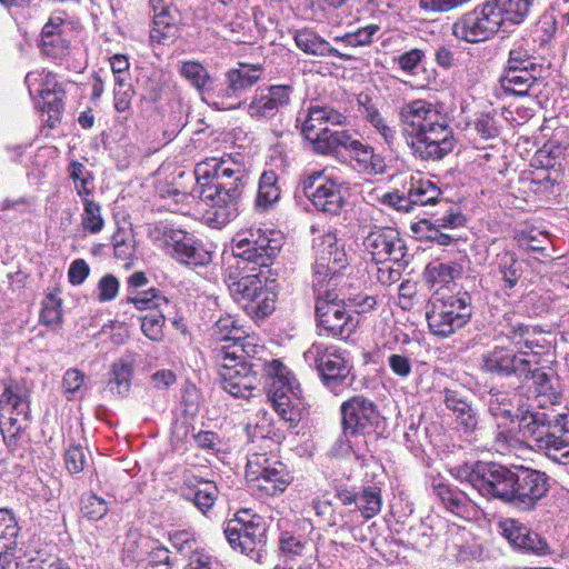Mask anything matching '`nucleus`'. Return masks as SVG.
Returning a JSON list of instances; mask_svg holds the SVG:
<instances>
[{"label":"nucleus","mask_w":569,"mask_h":569,"mask_svg":"<svg viewBox=\"0 0 569 569\" xmlns=\"http://www.w3.org/2000/svg\"><path fill=\"white\" fill-rule=\"evenodd\" d=\"M221 388L234 398L249 399L260 382L259 371L266 380L268 397L280 418L296 426L300 420L301 390L296 378L278 359L258 363L236 361L216 353Z\"/></svg>","instance_id":"nucleus-1"},{"label":"nucleus","mask_w":569,"mask_h":569,"mask_svg":"<svg viewBox=\"0 0 569 569\" xmlns=\"http://www.w3.org/2000/svg\"><path fill=\"white\" fill-rule=\"evenodd\" d=\"M451 475L466 481L479 495L499 499L519 510H532L546 497L549 485L546 473L529 469H509L493 462H466L450 469Z\"/></svg>","instance_id":"nucleus-2"},{"label":"nucleus","mask_w":569,"mask_h":569,"mask_svg":"<svg viewBox=\"0 0 569 569\" xmlns=\"http://www.w3.org/2000/svg\"><path fill=\"white\" fill-rule=\"evenodd\" d=\"M194 177L199 198L207 206V223L221 229L240 213L250 173L243 159L237 154L206 158L197 163Z\"/></svg>","instance_id":"nucleus-3"},{"label":"nucleus","mask_w":569,"mask_h":569,"mask_svg":"<svg viewBox=\"0 0 569 569\" xmlns=\"http://www.w3.org/2000/svg\"><path fill=\"white\" fill-rule=\"evenodd\" d=\"M316 261L313 267V287L318 292L316 303L317 327L320 335L328 337H348L356 326L351 312L342 299L335 292L347 266V254L338 244L333 232H325L315 240Z\"/></svg>","instance_id":"nucleus-4"},{"label":"nucleus","mask_w":569,"mask_h":569,"mask_svg":"<svg viewBox=\"0 0 569 569\" xmlns=\"http://www.w3.org/2000/svg\"><path fill=\"white\" fill-rule=\"evenodd\" d=\"M519 431L537 451L556 463L569 465V415L555 409L526 410Z\"/></svg>","instance_id":"nucleus-5"},{"label":"nucleus","mask_w":569,"mask_h":569,"mask_svg":"<svg viewBox=\"0 0 569 569\" xmlns=\"http://www.w3.org/2000/svg\"><path fill=\"white\" fill-rule=\"evenodd\" d=\"M282 247L280 231L273 229L249 228L239 231L232 239V254L251 270L268 269Z\"/></svg>","instance_id":"nucleus-6"},{"label":"nucleus","mask_w":569,"mask_h":569,"mask_svg":"<svg viewBox=\"0 0 569 569\" xmlns=\"http://www.w3.org/2000/svg\"><path fill=\"white\" fill-rule=\"evenodd\" d=\"M399 121L403 137L428 136L438 141L453 138L447 117L426 100H415L402 106Z\"/></svg>","instance_id":"nucleus-7"},{"label":"nucleus","mask_w":569,"mask_h":569,"mask_svg":"<svg viewBox=\"0 0 569 569\" xmlns=\"http://www.w3.org/2000/svg\"><path fill=\"white\" fill-rule=\"evenodd\" d=\"M266 526L262 519L250 510H239L227 521L224 536L229 545L254 560H260L266 546Z\"/></svg>","instance_id":"nucleus-8"},{"label":"nucleus","mask_w":569,"mask_h":569,"mask_svg":"<svg viewBox=\"0 0 569 569\" xmlns=\"http://www.w3.org/2000/svg\"><path fill=\"white\" fill-rule=\"evenodd\" d=\"M426 317L432 335L449 337L470 319V298L467 295L432 298Z\"/></svg>","instance_id":"nucleus-9"},{"label":"nucleus","mask_w":569,"mask_h":569,"mask_svg":"<svg viewBox=\"0 0 569 569\" xmlns=\"http://www.w3.org/2000/svg\"><path fill=\"white\" fill-rule=\"evenodd\" d=\"M305 196L323 213L337 216L346 204L347 187L326 170L309 173L301 181Z\"/></svg>","instance_id":"nucleus-10"},{"label":"nucleus","mask_w":569,"mask_h":569,"mask_svg":"<svg viewBox=\"0 0 569 569\" xmlns=\"http://www.w3.org/2000/svg\"><path fill=\"white\" fill-rule=\"evenodd\" d=\"M500 14V11L487 1L458 18L451 27L452 34L468 43L487 41L503 26Z\"/></svg>","instance_id":"nucleus-11"},{"label":"nucleus","mask_w":569,"mask_h":569,"mask_svg":"<svg viewBox=\"0 0 569 569\" xmlns=\"http://www.w3.org/2000/svg\"><path fill=\"white\" fill-rule=\"evenodd\" d=\"M0 405L2 410L10 411L7 421L0 419L1 433L9 447H16L29 420L28 392L19 383L12 382L4 388Z\"/></svg>","instance_id":"nucleus-12"},{"label":"nucleus","mask_w":569,"mask_h":569,"mask_svg":"<svg viewBox=\"0 0 569 569\" xmlns=\"http://www.w3.org/2000/svg\"><path fill=\"white\" fill-rule=\"evenodd\" d=\"M246 478L257 482V487L270 496L283 492L291 481L287 467L266 453H253L248 458Z\"/></svg>","instance_id":"nucleus-13"},{"label":"nucleus","mask_w":569,"mask_h":569,"mask_svg":"<svg viewBox=\"0 0 569 569\" xmlns=\"http://www.w3.org/2000/svg\"><path fill=\"white\" fill-rule=\"evenodd\" d=\"M303 358L310 367L317 368L323 382L330 388L343 381L350 372L346 352L336 346L313 343L305 351Z\"/></svg>","instance_id":"nucleus-14"},{"label":"nucleus","mask_w":569,"mask_h":569,"mask_svg":"<svg viewBox=\"0 0 569 569\" xmlns=\"http://www.w3.org/2000/svg\"><path fill=\"white\" fill-rule=\"evenodd\" d=\"M160 237L157 238L158 246L169 256L187 266L207 264L211 257L203 249L200 242L188 232L178 229H157Z\"/></svg>","instance_id":"nucleus-15"},{"label":"nucleus","mask_w":569,"mask_h":569,"mask_svg":"<svg viewBox=\"0 0 569 569\" xmlns=\"http://www.w3.org/2000/svg\"><path fill=\"white\" fill-rule=\"evenodd\" d=\"M363 247L378 264L392 262L407 266L409 262L405 241L393 228H375L363 239Z\"/></svg>","instance_id":"nucleus-16"},{"label":"nucleus","mask_w":569,"mask_h":569,"mask_svg":"<svg viewBox=\"0 0 569 569\" xmlns=\"http://www.w3.org/2000/svg\"><path fill=\"white\" fill-rule=\"evenodd\" d=\"M343 436L370 435L381 423L377 406L362 396H356L341 405Z\"/></svg>","instance_id":"nucleus-17"},{"label":"nucleus","mask_w":569,"mask_h":569,"mask_svg":"<svg viewBox=\"0 0 569 569\" xmlns=\"http://www.w3.org/2000/svg\"><path fill=\"white\" fill-rule=\"evenodd\" d=\"M528 365H540L538 351L520 350L518 353L505 347H496L482 356V369L499 376L515 375L522 378L529 372Z\"/></svg>","instance_id":"nucleus-18"},{"label":"nucleus","mask_w":569,"mask_h":569,"mask_svg":"<svg viewBox=\"0 0 569 569\" xmlns=\"http://www.w3.org/2000/svg\"><path fill=\"white\" fill-rule=\"evenodd\" d=\"M31 96L39 98L37 104L50 118H57L63 109L64 90L56 74L46 69L34 70L26 76Z\"/></svg>","instance_id":"nucleus-19"},{"label":"nucleus","mask_w":569,"mask_h":569,"mask_svg":"<svg viewBox=\"0 0 569 569\" xmlns=\"http://www.w3.org/2000/svg\"><path fill=\"white\" fill-rule=\"evenodd\" d=\"M346 123L347 117L340 111L328 106H315L308 109L301 123V133L316 151L318 141L326 137L325 132L329 131V126H345Z\"/></svg>","instance_id":"nucleus-20"},{"label":"nucleus","mask_w":569,"mask_h":569,"mask_svg":"<svg viewBox=\"0 0 569 569\" xmlns=\"http://www.w3.org/2000/svg\"><path fill=\"white\" fill-rule=\"evenodd\" d=\"M465 218L460 212L450 209L445 216L432 220L422 219L413 224L412 230L420 237L439 246H450L455 237L446 230H452L463 226Z\"/></svg>","instance_id":"nucleus-21"},{"label":"nucleus","mask_w":569,"mask_h":569,"mask_svg":"<svg viewBox=\"0 0 569 569\" xmlns=\"http://www.w3.org/2000/svg\"><path fill=\"white\" fill-rule=\"evenodd\" d=\"M358 111L373 133L379 136L382 142L392 149L399 138L393 120L386 117L368 94H359Z\"/></svg>","instance_id":"nucleus-22"},{"label":"nucleus","mask_w":569,"mask_h":569,"mask_svg":"<svg viewBox=\"0 0 569 569\" xmlns=\"http://www.w3.org/2000/svg\"><path fill=\"white\" fill-rule=\"evenodd\" d=\"M431 487L433 493L451 513L466 520H473L480 516V507L463 491L443 482L442 480H433Z\"/></svg>","instance_id":"nucleus-23"},{"label":"nucleus","mask_w":569,"mask_h":569,"mask_svg":"<svg viewBox=\"0 0 569 569\" xmlns=\"http://www.w3.org/2000/svg\"><path fill=\"white\" fill-rule=\"evenodd\" d=\"M431 487L433 493L451 513L466 520H473L480 516V507L463 491L443 482L442 480H433Z\"/></svg>","instance_id":"nucleus-24"},{"label":"nucleus","mask_w":569,"mask_h":569,"mask_svg":"<svg viewBox=\"0 0 569 569\" xmlns=\"http://www.w3.org/2000/svg\"><path fill=\"white\" fill-rule=\"evenodd\" d=\"M431 487L433 493L451 513L466 520H473L480 516V507L463 491L443 482L442 480H433Z\"/></svg>","instance_id":"nucleus-25"},{"label":"nucleus","mask_w":569,"mask_h":569,"mask_svg":"<svg viewBox=\"0 0 569 569\" xmlns=\"http://www.w3.org/2000/svg\"><path fill=\"white\" fill-rule=\"evenodd\" d=\"M431 487L433 493L451 513L466 520H473L480 516V507L463 491L443 482L442 480H433Z\"/></svg>","instance_id":"nucleus-26"},{"label":"nucleus","mask_w":569,"mask_h":569,"mask_svg":"<svg viewBox=\"0 0 569 569\" xmlns=\"http://www.w3.org/2000/svg\"><path fill=\"white\" fill-rule=\"evenodd\" d=\"M431 487L433 493L451 513L466 520H473L480 516V507L463 491L443 482L442 480H433Z\"/></svg>","instance_id":"nucleus-27"},{"label":"nucleus","mask_w":569,"mask_h":569,"mask_svg":"<svg viewBox=\"0 0 569 569\" xmlns=\"http://www.w3.org/2000/svg\"><path fill=\"white\" fill-rule=\"evenodd\" d=\"M500 529L502 536L513 548L537 556L548 553L547 541L518 520L505 519L500 522Z\"/></svg>","instance_id":"nucleus-28"},{"label":"nucleus","mask_w":569,"mask_h":569,"mask_svg":"<svg viewBox=\"0 0 569 569\" xmlns=\"http://www.w3.org/2000/svg\"><path fill=\"white\" fill-rule=\"evenodd\" d=\"M292 88L290 86H271L267 92L254 96L248 104V113L257 120L273 118L281 108L290 102Z\"/></svg>","instance_id":"nucleus-29"},{"label":"nucleus","mask_w":569,"mask_h":569,"mask_svg":"<svg viewBox=\"0 0 569 569\" xmlns=\"http://www.w3.org/2000/svg\"><path fill=\"white\" fill-rule=\"evenodd\" d=\"M262 68L260 64L239 63L238 68L227 71V87L218 93V97L226 99L239 98L260 80Z\"/></svg>","instance_id":"nucleus-30"},{"label":"nucleus","mask_w":569,"mask_h":569,"mask_svg":"<svg viewBox=\"0 0 569 569\" xmlns=\"http://www.w3.org/2000/svg\"><path fill=\"white\" fill-rule=\"evenodd\" d=\"M41 50L43 54L62 62L71 54L70 42L64 37L61 19H50L42 28Z\"/></svg>","instance_id":"nucleus-31"},{"label":"nucleus","mask_w":569,"mask_h":569,"mask_svg":"<svg viewBox=\"0 0 569 569\" xmlns=\"http://www.w3.org/2000/svg\"><path fill=\"white\" fill-rule=\"evenodd\" d=\"M440 194V188L431 180L411 177L407 198L397 197L398 201L393 202V204L399 210H408L409 204H435L438 202Z\"/></svg>","instance_id":"nucleus-32"},{"label":"nucleus","mask_w":569,"mask_h":569,"mask_svg":"<svg viewBox=\"0 0 569 569\" xmlns=\"http://www.w3.org/2000/svg\"><path fill=\"white\" fill-rule=\"evenodd\" d=\"M293 39L296 46L306 54L316 57H336L345 61L353 59L352 54L340 52L311 29L303 28L297 30Z\"/></svg>","instance_id":"nucleus-33"},{"label":"nucleus","mask_w":569,"mask_h":569,"mask_svg":"<svg viewBox=\"0 0 569 569\" xmlns=\"http://www.w3.org/2000/svg\"><path fill=\"white\" fill-rule=\"evenodd\" d=\"M413 156L420 160H441L455 148V138H442L440 141L428 136L405 137Z\"/></svg>","instance_id":"nucleus-34"},{"label":"nucleus","mask_w":569,"mask_h":569,"mask_svg":"<svg viewBox=\"0 0 569 569\" xmlns=\"http://www.w3.org/2000/svg\"><path fill=\"white\" fill-rule=\"evenodd\" d=\"M541 71L533 69L510 70L505 69L500 77V87L503 92L512 96H528L532 87L537 83Z\"/></svg>","instance_id":"nucleus-35"},{"label":"nucleus","mask_w":569,"mask_h":569,"mask_svg":"<svg viewBox=\"0 0 569 569\" xmlns=\"http://www.w3.org/2000/svg\"><path fill=\"white\" fill-rule=\"evenodd\" d=\"M263 270L241 277L229 286V290L233 299L238 302H254L264 293V284L267 274Z\"/></svg>","instance_id":"nucleus-36"},{"label":"nucleus","mask_w":569,"mask_h":569,"mask_svg":"<svg viewBox=\"0 0 569 569\" xmlns=\"http://www.w3.org/2000/svg\"><path fill=\"white\" fill-rule=\"evenodd\" d=\"M461 273L462 266L458 262L432 261L426 267L423 278L431 289L439 290L459 278Z\"/></svg>","instance_id":"nucleus-37"},{"label":"nucleus","mask_w":569,"mask_h":569,"mask_svg":"<svg viewBox=\"0 0 569 569\" xmlns=\"http://www.w3.org/2000/svg\"><path fill=\"white\" fill-rule=\"evenodd\" d=\"M353 168L365 174H381L385 171L383 159L375 152V149L361 141L350 152Z\"/></svg>","instance_id":"nucleus-38"},{"label":"nucleus","mask_w":569,"mask_h":569,"mask_svg":"<svg viewBox=\"0 0 569 569\" xmlns=\"http://www.w3.org/2000/svg\"><path fill=\"white\" fill-rule=\"evenodd\" d=\"M497 270L502 281L501 289L507 297H510L509 290H512L522 276L521 263L512 251H503L497 256Z\"/></svg>","instance_id":"nucleus-39"},{"label":"nucleus","mask_w":569,"mask_h":569,"mask_svg":"<svg viewBox=\"0 0 569 569\" xmlns=\"http://www.w3.org/2000/svg\"><path fill=\"white\" fill-rule=\"evenodd\" d=\"M260 352H263V347L254 343L253 338L240 337L238 341L230 346H222L217 350V355L236 361H252L258 363H264L260 357H257Z\"/></svg>","instance_id":"nucleus-40"},{"label":"nucleus","mask_w":569,"mask_h":569,"mask_svg":"<svg viewBox=\"0 0 569 569\" xmlns=\"http://www.w3.org/2000/svg\"><path fill=\"white\" fill-rule=\"evenodd\" d=\"M325 138L317 143L315 152L320 154H333L341 148L351 152L360 140L356 139L349 130H331L325 132Z\"/></svg>","instance_id":"nucleus-41"},{"label":"nucleus","mask_w":569,"mask_h":569,"mask_svg":"<svg viewBox=\"0 0 569 569\" xmlns=\"http://www.w3.org/2000/svg\"><path fill=\"white\" fill-rule=\"evenodd\" d=\"M529 68L539 71L542 70L541 64L537 63L536 61L533 50L529 41L521 39L512 44L505 69L527 70Z\"/></svg>","instance_id":"nucleus-42"},{"label":"nucleus","mask_w":569,"mask_h":569,"mask_svg":"<svg viewBox=\"0 0 569 569\" xmlns=\"http://www.w3.org/2000/svg\"><path fill=\"white\" fill-rule=\"evenodd\" d=\"M538 366L539 365H528L529 372L523 373L521 379H531L533 381L537 396L542 398V400L539 401L540 406H543L546 402L553 405L558 402L559 395L552 385L551 377Z\"/></svg>","instance_id":"nucleus-43"},{"label":"nucleus","mask_w":569,"mask_h":569,"mask_svg":"<svg viewBox=\"0 0 569 569\" xmlns=\"http://www.w3.org/2000/svg\"><path fill=\"white\" fill-rule=\"evenodd\" d=\"M500 11L502 24L510 22L512 24L521 23L530 12L535 0H489Z\"/></svg>","instance_id":"nucleus-44"},{"label":"nucleus","mask_w":569,"mask_h":569,"mask_svg":"<svg viewBox=\"0 0 569 569\" xmlns=\"http://www.w3.org/2000/svg\"><path fill=\"white\" fill-rule=\"evenodd\" d=\"M280 198L278 176L273 171H266L261 174L258 187L256 206L260 210H267Z\"/></svg>","instance_id":"nucleus-45"},{"label":"nucleus","mask_w":569,"mask_h":569,"mask_svg":"<svg viewBox=\"0 0 569 569\" xmlns=\"http://www.w3.org/2000/svg\"><path fill=\"white\" fill-rule=\"evenodd\" d=\"M132 375V361L122 358L113 362L109 380L110 390L120 397L127 396L131 387Z\"/></svg>","instance_id":"nucleus-46"},{"label":"nucleus","mask_w":569,"mask_h":569,"mask_svg":"<svg viewBox=\"0 0 569 569\" xmlns=\"http://www.w3.org/2000/svg\"><path fill=\"white\" fill-rule=\"evenodd\" d=\"M150 37L153 41L162 44L173 41L177 37V26L171 11L153 12V27L150 31Z\"/></svg>","instance_id":"nucleus-47"},{"label":"nucleus","mask_w":569,"mask_h":569,"mask_svg":"<svg viewBox=\"0 0 569 569\" xmlns=\"http://www.w3.org/2000/svg\"><path fill=\"white\" fill-rule=\"evenodd\" d=\"M183 495L186 499L192 501L202 513H206L216 503L218 498V488L211 481H201L198 487L189 489Z\"/></svg>","instance_id":"nucleus-48"},{"label":"nucleus","mask_w":569,"mask_h":569,"mask_svg":"<svg viewBox=\"0 0 569 569\" xmlns=\"http://www.w3.org/2000/svg\"><path fill=\"white\" fill-rule=\"evenodd\" d=\"M180 73L200 93H206L211 90L212 79L201 63L197 61H184L181 63Z\"/></svg>","instance_id":"nucleus-49"},{"label":"nucleus","mask_w":569,"mask_h":569,"mask_svg":"<svg viewBox=\"0 0 569 569\" xmlns=\"http://www.w3.org/2000/svg\"><path fill=\"white\" fill-rule=\"evenodd\" d=\"M112 246L114 257L126 262L130 267L131 260L136 254V239L132 230L118 228L112 234Z\"/></svg>","instance_id":"nucleus-50"},{"label":"nucleus","mask_w":569,"mask_h":569,"mask_svg":"<svg viewBox=\"0 0 569 569\" xmlns=\"http://www.w3.org/2000/svg\"><path fill=\"white\" fill-rule=\"evenodd\" d=\"M69 176L73 181L77 194L81 199L89 198L94 189L92 173L79 161H72L69 166Z\"/></svg>","instance_id":"nucleus-51"},{"label":"nucleus","mask_w":569,"mask_h":569,"mask_svg":"<svg viewBox=\"0 0 569 569\" xmlns=\"http://www.w3.org/2000/svg\"><path fill=\"white\" fill-rule=\"evenodd\" d=\"M82 203L81 226L83 230L91 234L99 233L104 227L101 206L90 198L82 199Z\"/></svg>","instance_id":"nucleus-52"},{"label":"nucleus","mask_w":569,"mask_h":569,"mask_svg":"<svg viewBox=\"0 0 569 569\" xmlns=\"http://www.w3.org/2000/svg\"><path fill=\"white\" fill-rule=\"evenodd\" d=\"M126 303H131L138 310L147 312L169 307L168 299L162 296L158 289L154 288L140 292L134 297H129L126 300Z\"/></svg>","instance_id":"nucleus-53"},{"label":"nucleus","mask_w":569,"mask_h":569,"mask_svg":"<svg viewBox=\"0 0 569 569\" xmlns=\"http://www.w3.org/2000/svg\"><path fill=\"white\" fill-rule=\"evenodd\" d=\"M518 247L526 252H539L547 257L546 249L550 239L547 232L530 230L518 232L515 237Z\"/></svg>","instance_id":"nucleus-54"},{"label":"nucleus","mask_w":569,"mask_h":569,"mask_svg":"<svg viewBox=\"0 0 569 569\" xmlns=\"http://www.w3.org/2000/svg\"><path fill=\"white\" fill-rule=\"evenodd\" d=\"M141 330L143 335L152 341H160L163 338V326L166 322L163 308L151 310L141 318Z\"/></svg>","instance_id":"nucleus-55"},{"label":"nucleus","mask_w":569,"mask_h":569,"mask_svg":"<svg viewBox=\"0 0 569 569\" xmlns=\"http://www.w3.org/2000/svg\"><path fill=\"white\" fill-rule=\"evenodd\" d=\"M380 490L377 487H368L358 496L357 507L367 519L376 516L381 509Z\"/></svg>","instance_id":"nucleus-56"},{"label":"nucleus","mask_w":569,"mask_h":569,"mask_svg":"<svg viewBox=\"0 0 569 569\" xmlns=\"http://www.w3.org/2000/svg\"><path fill=\"white\" fill-rule=\"evenodd\" d=\"M86 375L78 369H68L62 379V389L69 400L83 396Z\"/></svg>","instance_id":"nucleus-57"},{"label":"nucleus","mask_w":569,"mask_h":569,"mask_svg":"<svg viewBox=\"0 0 569 569\" xmlns=\"http://www.w3.org/2000/svg\"><path fill=\"white\" fill-rule=\"evenodd\" d=\"M193 440L198 448L206 450L212 456L218 457L224 452V441L213 431H199L193 436Z\"/></svg>","instance_id":"nucleus-58"},{"label":"nucleus","mask_w":569,"mask_h":569,"mask_svg":"<svg viewBox=\"0 0 569 569\" xmlns=\"http://www.w3.org/2000/svg\"><path fill=\"white\" fill-rule=\"evenodd\" d=\"M81 512L89 520H99L108 512V505L97 495L88 493L82 497Z\"/></svg>","instance_id":"nucleus-59"},{"label":"nucleus","mask_w":569,"mask_h":569,"mask_svg":"<svg viewBox=\"0 0 569 569\" xmlns=\"http://www.w3.org/2000/svg\"><path fill=\"white\" fill-rule=\"evenodd\" d=\"M40 321L47 327L58 326L61 323L62 309L60 299H57L53 296H48L46 298L40 312Z\"/></svg>","instance_id":"nucleus-60"},{"label":"nucleus","mask_w":569,"mask_h":569,"mask_svg":"<svg viewBox=\"0 0 569 569\" xmlns=\"http://www.w3.org/2000/svg\"><path fill=\"white\" fill-rule=\"evenodd\" d=\"M241 329L236 327L230 317L220 318L212 328V336L218 341H238L241 337Z\"/></svg>","instance_id":"nucleus-61"},{"label":"nucleus","mask_w":569,"mask_h":569,"mask_svg":"<svg viewBox=\"0 0 569 569\" xmlns=\"http://www.w3.org/2000/svg\"><path fill=\"white\" fill-rule=\"evenodd\" d=\"M489 411L496 417H511L512 403L509 395L506 392L491 393L489 399Z\"/></svg>","instance_id":"nucleus-62"},{"label":"nucleus","mask_w":569,"mask_h":569,"mask_svg":"<svg viewBox=\"0 0 569 569\" xmlns=\"http://www.w3.org/2000/svg\"><path fill=\"white\" fill-rule=\"evenodd\" d=\"M66 467L70 473H79L87 463L86 455L81 446H70L64 456Z\"/></svg>","instance_id":"nucleus-63"},{"label":"nucleus","mask_w":569,"mask_h":569,"mask_svg":"<svg viewBox=\"0 0 569 569\" xmlns=\"http://www.w3.org/2000/svg\"><path fill=\"white\" fill-rule=\"evenodd\" d=\"M475 130L483 140H489L498 136L499 130L496 120L489 113H482L475 120Z\"/></svg>","instance_id":"nucleus-64"}]
</instances>
